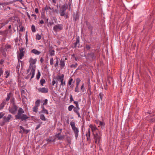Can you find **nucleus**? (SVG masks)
I'll list each match as a JSON object with an SVG mask.
<instances>
[{
	"instance_id": "obj_1",
	"label": "nucleus",
	"mask_w": 155,
	"mask_h": 155,
	"mask_svg": "<svg viewBox=\"0 0 155 155\" xmlns=\"http://www.w3.org/2000/svg\"><path fill=\"white\" fill-rule=\"evenodd\" d=\"M24 112V110L22 108L19 107L17 114L15 116V119L21 120L22 121H26L27 120H28L30 117L25 114H23Z\"/></svg>"
},
{
	"instance_id": "obj_2",
	"label": "nucleus",
	"mask_w": 155,
	"mask_h": 155,
	"mask_svg": "<svg viewBox=\"0 0 155 155\" xmlns=\"http://www.w3.org/2000/svg\"><path fill=\"white\" fill-rule=\"evenodd\" d=\"M28 61L29 62L30 65L29 69L27 70V72H29V71L30 70V73L28 75V76L29 75L31 74V79L33 78L34 76L35 68H34L32 66L30 67V66L35 64L37 61V59L36 58L34 59L32 58L31 57L29 59Z\"/></svg>"
},
{
	"instance_id": "obj_3",
	"label": "nucleus",
	"mask_w": 155,
	"mask_h": 155,
	"mask_svg": "<svg viewBox=\"0 0 155 155\" xmlns=\"http://www.w3.org/2000/svg\"><path fill=\"white\" fill-rule=\"evenodd\" d=\"M93 135L94 142L97 145L99 144L101 141V132H97Z\"/></svg>"
},
{
	"instance_id": "obj_4",
	"label": "nucleus",
	"mask_w": 155,
	"mask_h": 155,
	"mask_svg": "<svg viewBox=\"0 0 155 155\" xmlns=\"http://www.w3.org/2000/svg\"><path fill=\"white\" fill-rule=\"evenodd\" d=\"M70 125L71 126L72 130L73 131L75 138L76 139H77L78 136V133L79 132V129L76 127L74 122L73 121L71 122Z\"/></svg>"
},
{
	"instance_id": "obj_5",
	"label": "nucleus",
	"mask_w": 155,
	"mask_h": 155,
	"mask_svg": "<svg viewBox=\"0 0 155 155\" xmlns=\"http://www.w3.org/2000/svg\"><path fill=\"white\" fill-rule=\"evenodd\" d=\"M68 8V5L67 4H64L61 8L60 10V14L61 16H63L65 15V11Z\"/></svg>"
},
{
	"instance_id": "obj_6",
	"label": "nucleus",
	"mask_w": 155,
	"mask_h": 155,
	"mask_svg": "<svg viewBox=\"0 0 155 155\" xmlns=\"http://www.w3.org/2000/svg\"><path fill=\"white\" fill-rule=\"evenodd\" d=\"M18 108L17 105L16 104H14L9 107L8 110L9 113L15 114L17 111Z\"/></svg>"
},
{
	"instance_id": "obj_7",
	"label": "nucleus",
	"mask_w": 155,
	"mask_h": 155,
	"mask_svg": "<svg viewBox=\"0 0 155 155\" xmlns=\"http://www.w3.org/2000/svg\"><path fill=\"white\" fill-rule=\"evenodd\" d=\"M89 127L91 128L92 132L93 134L97 133V132H101L97 128L95 125H93L91 124L90 125Z\"/></svg>"
},
{
	"instance_id": "obj_8",
	"label": "nucleus",
	"mask_w": 155,
	"mask_h": 155,
	"mask_svg": "<svg viewBox=\"0 0 155 155\" xmlns=\"http://www.w3.org/2000/svg\"><path fill=\"white\" fill-rule=\"evenodd\" d=\"M19 54L18 55V59L19 58L21 59L24 56V54L25 51V49L23 48H21L19 49Z\"/></svg>"
},
{
	"instance_id": "obj_9",
	"label": "nucleus",
	"mask_w": 155,
	"mask_h": 155,
	"mask_svg": "<svg viewBox=\"0 0 155 155\" xmlns=\"http://www.w3.org/2000/svg\"><path fill=\"white\" fill-rule=\"evenodd\" d=\"M146 119L150 122H154L155 121V115L153 114H150L147 116Z\"/></svg>"
},
{
	"instance_id": "obj_10",
	"label": "nucleus",
	"mask_w": 155,
	"mask_h": 155,
	"mask_svg": "<svg viewBox=\"0 0 155 155\" xmlns=\"http://www.w3.org/2000/svg\"><path fill=\"white\" fill-rule=\"evenodd\" d=\"M63 29V25L62 24H58L53 27V29L55 32H57Z\"/></svg>"
},
{
	"instance_id": "obj_11",
	"label": "nucleus",
	"mask_w": 155,
	"mask_h": 155,
	"mask_svg": "<svg viewBox=\"0 0 155 155\" xmlns=\"http://www.w3.org/2000/svg\"><path fill=\"white\" fill-rule=\"evenodd\" d=\"M74 103L75 104L76 107H74L73 110L74 112L76 114L79 112V110H80L78 103V101H74Z\"/></svg>"
},
{
	"instance_id": "obj_12",
	"label": "nucleus",
	"mask_w": 155,
	"mask_h": 155,
	"mask_svg": "<svg viewBox=\"0 0 155 155\" xmlns=\"http://www.w3.org/2000/svg\"><path fill=\"white\" fill-rule=\"evenodd\" d=\"M13 117L10 114H9L7 117L4 116L3 117V121L5 122L8 123L9 122L10 120Z\"/></svg>"
},
{
	"instance_id": "obj_13",
	"label": "nucleus",
	"mask_w": 155,
	"mask_h": 155,
	"mask_svg": "<svg viewBox=\"0 0 155 155\" xmlns=\"http://www.w3.org/2000/svg\"><path fill=\"white\" fill-rule=\"evenodd\" d=\"M38 90L39 92L42 93H47L48 92V89L45 87L38 88Z\"/></svg>"
},
{
	"instance_id": "obj_14",
	"label": "nucleus",
	"mask_w": 155,
	"mask_h": 155,
	"mask_svg": "<svg viewBox=\"0 0 155 155\" xmlns=\"http://www.w3.org/2000/svg\"><path fill=\"white\" fill-rule=\"evenodd\" d=\"M90 135H91V132L90 128H89L88 129L87 131L86 132V136L87 137V141H90L91 139H90Z\"/></svg>"
},
{
	"instance_id": "obj_15",
	"label": "nucleus",
	"mask_w": 155,
	"mask_h": 155,
	"mask_svg": "<svg viewBox=\"0 0 155 155\" xmlns=\"http://www.w3.org/2000/svg\"><path fill=\"white\" fill-rule=\"evenodd\" d=\"M64 75L63 74H62L61 75H57L55 77V79L57 80L56 84H57L58 81L61 80L62 79L64 78Z\"/></svg>"
},
{
	"instance_id": "obj_16",
	"label": "nucleus",
	"mask_w": 155,
	"mask_h": 155,
	"mask_svg": "<svg viewBox=\"0 0 155 155\" xmlns=\"http://www.w3.org/2000/svg\"><path fill=\"white\" fill-rule=\"evenodd\" d=\"M60 68L63 69L65 66V61L64 59H61L59 64Z\"/></svg>"
},
{
	"instance_id": "obj_17",
	"label": "nucleus",
	"mask_w": 155,
	"mask_h": 155,
	"mask_svg": "<svg viewBox=\"0 0 155 155\" xmlns=\"http://www.w3.org/2000/svg\"><path fill=\"white\" fill-rule=\"evenodd\" d=\"M79 37H78L76 38V40L75 42L74 43V48H76L78 45H79Z\"/></svg>"
},
{
	"instance_id": "obj_18",
	"label": "nucleus",
	"mask_w": 155,
	"mask_h": 155,
	"mask_svg": "<svg viewBox=\"0 0 155 155\" xmlns=\"http://www.w3.org/2000/svg\"><path fill=\"white\" fill-rule=\"evenodd\" d=\"M31 53L34 54L36 55H39L41 52L38 51L37 50L35 49H33L31 51Z\"/></svg>"
},
{
	"instance_id": "obj_19",
	"label": "nucleus",
	"mask_w": 155,
	"mask_h": 155,
	"mask_svg": "<svg viewBox=\"0 0 155 155\" xmlns=\"http://www.w3.org/2000/svg\"><path fill=\"white\" fill-rule=\"evenodd\" d=\"M55 137L58 138L59 140H61L64 138V136H62L61 133H58L55 135Z\"/></svg>"
},
{
	"instance_id": "obj_20",
	"label": "nucleus",
	"mask_w": 155,
	"mask_h": 155,
	"mask_svg": "<svg viewBox=\"0 0 155 155\" xmlns=\"http://www.w3.org/2000/svg\"><path fill=\"white\" fill-rule=\"evenodd\" d=\"M46 141L48 143L53 142L54 143L55 141V138L53 139L52 137H50L49 138L46 139Z\"/></svg>"
},
{
	"instance_id": "obj_21",
	"label": "nucleus",
	"mask_w": 155,
	"mask_h": 155,
	"mask_svg": "<svg viewBox=\"0 0 155 155\" xmlns=\"http://www.w3.org/2000/svg\"><path fill=\"white\" fill-rule=\"evenodd\" d=\"M12 96L13 94L12 92H10L8 94H7V97L6 99V101H8L9 100L10 98Z\"/></svg>"
},
{
	"instance_id": "obj_22",
	"label": "nucleus",
	"mask_w": 155,
	"mask_h": 155,
	"mask_svg": "<svg viewBox=\"0 0 155 155\" xmlns=\"http://www.w3.org/2000/svg\"><path fill=\"white\" fill-rule=\"evenodd\" d=\"M19 128L20 129L22 130L23 132L25 134H27L28 133V132L30 131V130H25L24 129V127H23L22 126H20Z\"/></svg>"
},
{
	"instance_id": "obj_23",
	"label": "nucleus",
	"mask_w": 155,
	"mask_h": 155,
	"mask_svg": "<svg viewBox=\"0 0 155 155\" xmlns=\"http://www.w3.org/2000/svg\"><path fill=\"white\" fill-rule=\"evenodd\" d=\"M12 2L11 1L6 2H3V7H4V6L6 5H9L12 4Z\"/></svg>"
},
{
	"instance_id": "obj_24",
	"label": "nucleus",
	"mask_w": 155,
	"mask_h": 155,
	"mask_svg": "<svg viewBox=\"0 0 155 155\" xmlns=\"http://www.w3.org/2000/svg\"><path fill=\"white\" fill-rule=\"evenodd\" d=\"M6 103L5 101H3L0 104V110L2 109L5 107Z\"/></svg>"
},
{
	"instance_id": "obj_25",
	"label": "nucleus",
	"mask_w": 155,
	"mask_h": 155,
	"mask_svg": "<svg viewBox=\"0 0 155 155\" xmlns=\"http://www.w3.org/2000/svg\"><path fill=\"white\" fill-rule=\"evenodd\" d=\"M79 18V16L78 14H74L73 16V20L74 21H76Z\"/></svg>"
},
{
	"instance_id": "obj_26",
	"label": "nucleus",
	"mask_w": 155,
	"mask_h": 155,
	"mask_svg": "<svg viewBox=\"0 0 155 155\" xmlns=\"http://www.w3.org/2000/svg\"><path fill=\"white\" fill-rule=\"evenodd\" d=\"M40 118L43 121H46V119L44 115L43 114H41L40 115Z\"/></svg>"
},
{
	"instance_id": "obj_27",
	"label": "nucleus",
	"mask_w": 155,
	"mask_h": 155,
	"mask_svg": "<svg viewBox=\"0 0 155 155\" xmlns=\"http://www.w3.org/2000/svg\"><path fill=\"white\" fill-rule=\"evenodd\" d=\"M56 59V63L54 64V66L55 68H56L58 67L59 63L58 58L57 56L55 57Z\"/></svg>"
},
{
	"instance_id": "obj_28",
	"label": "nucleus",
	"mask_w": 155,
	"mask_h": 155,
	"mask_svg": "<svg viewBox=\"0 0 155 155\" xmlns=\"http://www.w3.org/2000/svg\"><path fill=\"white\" fill-rule=\"evenodd\" d=\"M40 82L41 85L42 86L43 85V84L45 83L46 81L45 79L43 78L40 80Z\"/></svg>"
},
{
	"instance_id": "obj_29",
	"label": "nucleus",
	"mask_w": 155,
	"mask_h": 155,
	"mask_svg": "<svg viewBox=\"0 0 155 155\" xmlns=\"http://www.w3.org/2000/svg\"><path fill=\"white\" fill-rule=\"evenodd\" d=\"M40 101L39 100H38L35 102V106L38 107L40 105Z\"/></svg>"
},
{
	"instance_id": "obj_30",
	"label": "nucleus",
	"mask_w": 155,
	"mask_h": 155,
	"mask_svg": "<svg viewBox=\"0 0 155 155\" xmlns=\"http://www.w3.org/2000/svg\"><path fill=\"white\" fill-rule=\"evenodd\" d=\"M81 81V80L79 78H77L76 81V86H79L80 83Z\"/></svg>"
},
{
	"instance_id": "obj_31",
	"label": "nucleus",
	"mask_w": 155,
	"mask_h": 155,
	"mask_svg": "<svg viewBox=\"0 0 155 155\" xmlns=\"http://www.w3.org/2000/svg\"><path fill=\"white\" fill-rule=\"evenodd\" d=\"M38 107L35 106L32 108L33 111L35 112H37L38 111Z\"/></svg>"
},
{
	"instance_id": "obj_32",
	"label": "nucleus",
	"mask_w": 155,
	"mask_h": 155,
	"mask_svg": "<svg viewBox=\"0 0 155 155\" xmlns=\"http://www.w3.org/2000/svg\"><path fill=\"white\" fill-rule=\"evenodd\" d=\"M41 113H45L47 114H48V110L45 109L43 110H42L41 111Z\"/></svg>"
},
{
	"instance_id": "obj_33",
	"label": "nucleus",
	"mask_w": 155,
	"mask_h": 155,
	"mask_svg": "<svg viewBox=\"0 0 155 155\" xmlns=\"http://www.w3.org/2000/svg\"><path fill=\"white\" fill-rule=\"evenodd\" d=\"M5 74L6 75L5 77L6 78H7L10 75V71H5Z\"/></svg>"
},
{
	"instance_id": "obj_34",
	"label": "nucleus",
	"mask_w": 155,
	"mask_h": 155,
	"mask_svg": "<svg viewBox=\"0 0 155 155\" xmlns=\"http://www.w3.org/2000/svg\"><path fill=\"white\" fill-rule=\"evenodd\" d=\"M61 85H65V81H64V78L60 81Z\"/></svg>"
},
{
	"instance_id": "obj_35",
	"label": "nucleus",
	"mask_w": 155,
	"mask_h": 155,
	"mask_svg": "<svg viewBox=\"0 0 155 155\" xmlns=\"http://www.w3.org/2000/svg\"><path fill=\"white\" fill-rule=\"evenodd\" d=\"M73 79L72 78H70L69 80L68 84L69 85H71V84Z\"/></svg>"
},
{
	"instance_id": "obj_36",
	"label": "nucleus",
	"mask_w": 155,
	"mask_h": 155,
	"mask_svg": "<svg viewBox=\"0 0 155 155\" xmlns=\"http://www.w3.org/2000/svg\"><path fill=\"white\" fill-rule=\"evenodd\" d=\"M10 101L12 103V105L16 104L15 103V99L14 97L11 98L10 100Z\"/></svg>"
},
{
	"instance_id": "obj_37",
	"label": "nucleus",
	"mask_w": 155,
	"mask_h": 155,
	"mask_svg": "<svg viewBox=\"0 0 155 155\" xmlns=\"http://www.w3.org/2000/svg\"><path fill=\"white\" fill-rule=\"evenodd\" d=\"M74 106L73 105H70L68 107V110L69 111H71L72 109L74 108Z\"/></svg>"
},
{
	"instance_id": "obj_38",
	"label": "nucleus",
	"mask_w": 155,
	"mask_h": 155,
	"mask_svg": "<svg viewBox=\"0 0 155 155\" xmlns=\"http://www.w3.org/2000/svg\"><path fill=\"white\" fill-rule=\"evenodd\" d=\"M78 65V64L77 63H76L74 64H71L70 66V67L71 68H75L77 67Z\"/></svg>"
},
{
	"instance_id": "obj_39",
	"label": "nucleus",
	"mask_w": 155,
	"mask_h": 155,
	"mask_svg": "<svg viewBox=\"0 0 155 155\" xmlns=\"http://www.w3.org/2000/svg\"><path fill=\"white\" fill-rule=\"evenodd\" d=\"M50 63L51 65H53L54 64V60L53 58H50Z\"/></svg>"
},
{
	"instance_id": "obj_40",
	"label": "nucleus",
	"mask_w": 155,
	"mask_h": 155,
	"mask_svg": "<svg viewBox=\"0 0 155 155\" xmlns=\"http://www.w3.org/2000/svg\"><path fill=\"white\" fill-rule=\"evenodd\" d=\"M41 35H38V34H37L36 35V39L37 40H39L40 39H41Z\"/></svg>"
},
{
	"instance_id": "obj_41",
	"label": "nucleus",
	"mask_w": 155,
	"mask_h": 155,
	"mask_svg": "<svg viewBox=\"0 0 155 155\" xmlns=\"http://www.w3.org/2000/svg\"><path fill=\"white\" fill-rule=\"evenodd\" d=\"M31 29L33 32H35V28L34 25H32L31 27Z\"/></svg>"
},
{
	"instance_id": "obj_42",
	"label": "nucleus",
	"mask_w": 155,
	"mask_h": 155,
	"mask_svg": "<svg viewBox=\"0 0 155 155\" xmlns=\"http://www.w3.org/2000/svg\"><path fill=\"white\" fill-rule=\"evenodd\" d=\"M99 125L101 126L104 127L105 125V124L103 122L100 121L99 123Z\"/></svg>"
},
{
	"instance_id": "obj_43",
	"label": "nucleus",
	"mask_w": 155,
	"mask_h": 155,
	"mask_svg": "<svg viewBox=\"0 0 155 155\" xmlns=\"http://www.w3.org/2000/svg\"><path fill=\"white\" fill-rule=\"evenodd\" d=\"M50 55L53 56L54 55V50L51 51L49 52Z\"/></svg>"
},
{
	"instance_id": "obj_44",
	"label": "nucleus",
	"mask_w": 155,
	"mask_h": 155,
	"mask_svg": "<svg viewBox=\"0 0 155 155\" xmlns=\"http://www.w3.org/2000/svg\"><path fill=\"white\" fill-rule=\"evenodd\" d=\"M81 90L82 91V92H84L85 91V89L84 87V84H83L82 85L81 87Z\"/></svg>"
},
{
	"instance_id": "obj_45",
	"label": "nucleus",
	"mask_w": 155,
	"mask_h": 155,
	"mask_svg": "<svg viewBox=\"0 0 155 155\" xmlns=\"http://www.w3.org/2000/svg\"><path fill=\"white\" fill-rule=\"evenodd\" d=\"M41 18L42 19H46V17L44 13H41Z\"/></svg>"
},
{
	"instance_id": "obj_46",
	"label": "nucleus",
	"mask_w": 155,
	"mask_h": 155,
	"mask_svg": "<svg viewBox=\"0 0 155 155\" xmlns=\"http://www.w3.org/2000/svg\"><path fill=\"white\" fill-rule=\"evenodd\" d=\"M75 92L78 93L79 92V86H76L74 90Z\"/></svg>"
},
{
	"instance_id": "obj_47",
	"label": "nucleus",
	"mask_w": 155,
	"mask_h": 155,
	"mask_svg": "<svg viewBox=\"0 0 155 155\" xmlns=\"http://www.w3.org/2000/svg\"><path fill=\"white\" fill-rule=\"evenodd\" d=\"M55 77H54L53 78V80L51 82V85L52 86H54V84H55L56 83V81H55Z\"/></svg>"
},
{
	"instance_id": "obj_48",
	"label": "nucleus",
	"mask_w": 155,
	"mask_h": 155,
	"mask_svg": "<svg viewBox=\"0 0 155 155\" xmlns=\"http://www.w3.org/2000/svg\"><path fill=\"white\" fill-rule=\"evenodd\" d=\"M41 75V74L39 71H38V74L36 75V78L38 79V80L40 78V76Z\"/></svg>"
},
{
	"instance_id": "obj_49",
	"label": "nucleus",
	"mask_w": 155,
	"mask_h": 155,
	"mask_svg": "<svg viewBox=\"0 0 155 155\" xmlns=\"http://www.w3.org/2000/svg\"><path fill=\"white\" fill-rule=\"evenodd\" d=\"M103 94L102 93H100L99 94V97L101 101L102 100Z\"/></svg>"
},
{
	"instance_id": "obj_50",
	"label": "nucleus",
	"mask_w": 155,
	"mask_h": 155,
	"mask_svg": "<svg viewBox=\"0 0 155 155\" xmlns=\"http://www.w3.org/2000/svg\"><path fill=\"white\" fill-rule=\"evenodd\" d=\"M85 48L87 50H90L91 48V47L90 45H86L85 46Z\"/></svg>"
},
{
	"instance_id": "obj_51",
	"label": "nucleus",
	"mask_w": 155,
	"mask_h": 155,
	"mask_svg": "<svg viewBox=\"0 0 155 155\" xmlns=\"http://www.w3.org/2000/svg\"><path fill=\"white\" fill-rule=\"evenodd\" d=\"M5 115V114L2 112H0V119L3 117Z\"/></svg>"
},
{
	"instance_id": "obj_52",
	"label": "nucleus",
	"mask_w": 155,
	"mask_h": 155,
	"mask_svg": "<svg viewBox=\"0 0 155 155\" xmlns=\"http://www.w3.org/2000/svg\"><path fill=\"white\" fill-rule=\"evenodd\" d=\"M3 71L2 68H0V77L3 74Z\"/></svg>"
},
{
	"instance_id": "obj_53",
	"label": "nucleus",
	"mask_w": 155,
	"mask_h": 155,
	"mask_svg": "<svg viewBox=\"0 0 155 155\" xmlns=\"http://www.w3.org/2000/svg\"><path fill=\"white\" fill-rule=\"evenodd\" d=\"M48 100L47 99H46L45 100L44 102L43 103V105H46L48 103Z\"/></svg>"
},
{
	"instance_id": "obj_54",
	"label": "nucleus",
	"mask_w": 155,
	"mask_h": 155,
	"mask_svg": "<svg viewBox=\"0 0 155 155\" xmlns=\"http://www.w3.org/2000/svg\"><path fill=\"white\" fill-rule=\"evenodd\" d=\"M68 5H69V10L70 11L71 10V2H69L68 4Z\"/></svg>"
},
{
	"instance_id": "obj_55",
	"label": "nucleus",
	"mask_w": 155,
	"mask_h": 155,
	"mask_svg": "<svg viewBox=\"0 0 155 155\" xmlns=\"http://www.w3.org/2000/svg\"><path fill=\"white\" fill-rule=\"evenodd\" d=\"M24 30V27L21 26L19 30V31H23Z\"/></svg>"
},
{
	"instance_id": "obj_56",
	"label": "nucleus",
	"mask_w": 155,
	"mask_h": 155,
	"mask_svg": "<svg viewBox=\"0 0 155 155\" xmlns=\"http://www.w3.org/2000/svg\"><path fill=\"white\" fill-rule=\"evenodd\" d=\"M41 124H38V125L37 126V127H36L35 129V130H37L41 126Z\"/></svg>"
},
{
	"instance_id": "obj_57",
	"label": "nucleus",
	"mask_w": 155,
	"mask_h": 155,
	"mask_svg": "<svg viewBox=\"0 0 155 155\" xmlns=\"http://www.w3.org/2000/svg\"><path fill=\"white\" fill-rule=\"evenodd\" d=\"M74 101L73 99V97H72V96L71 94L70 95V101L71 102H72V101Z\"/></svg>"
},
{
	"instance_id": "obj_58",
	"label": "nucleus",
	"mask_w": 155,
	"mask_h": 155,
	"mask_svg": "<svg viewBox=\"0 0 155 155\" xmlns=\"http://www.w3.org/2000/svg\"><path fill=\"white\" fill-rule=\"evenodd\" d=\"M25 90H22L21 91V96H23V94H25Z\"/></svg>"
},
{
	"instance_id": "obj_59",
	"label": "nucleus",
	"mask_w": 155,
	"mask_h": 155,
	"mask_svg": "<svg viewBox=\"0 0 155 155\" xmlns=\"http://www.w3.org/2000/svg\"><path fill=\"white\" fill-rule=\"evenodd\" d=\"M20 68V64L18 63V64H17L16 66V68L18 70V71H19V69Z\"/></svg>"
},
{
	"instance_id": "obj_60",
	"label": "nucleus",
	"mask_w": 155,
	"mask_h": 155,
	"mask_svg": "<svg viewBox=\"0 0 155 155\" xmlns=\"http://www.w3.org/2000/svg\"><path fill=\"white\" fill-rule=\"evenodd\" d=\"M31 16H33L35 18V20H36V19H37V16H36V15H35V14H32L31 15Z\"/></svg>"
},
{
	"instance_id": "obj_61",
	"label": "nucleus",
	"mask_w": 155,
	"mask_h": 155,
	"mask_svg": "<svg viewBox=\"0 0 155 155\" xmlns=\"http://www.w3.org/2000/svg\"><path fill=\"white\" fill-rule=\"evenodd\" d=\"M98 120H95V122L97 124H98L99 123L100 121Z\"/></svg>"
},
{
	"instance_id": "obj_62",
	"label": "nucleus",
	"mask_w": 155,
	"mask_h": 155,
	"mask_svg": "<svg viewBox=\"0 0 155 155\" xmlns=\"http://www.w3.org/2000/svg\"><path fill=\"white\" fill-rule=\"evenodd\" d=\"M72 56H73L74 58L75 61H77V57H75V55L74 54H73L72 55Z\"/></svg>"
},
{
	"instance_id": "obj_63",
	"label": "nucleus",
	"mask_w": 155,
	"mask_h": 155,
	"mask_svg": "<svg viewBox=\"0 0 155 155\" xmlns=\"http://www.w3.org/2000/svg\"><path fill=\"white\" fill-rule=\"evenodd\" d=\"M54 23L53 22H50L48 23V24L50 25V26H51L52 25H53Z\"/></svg>"
},
{
	"instance_id": "obj_64",
	"label": "nucleus",
	"mask_w": 155,
	"mask_h": 155,
	"mask_svg": "<svg viewBox=\"0 0 155 155\" xmlns=\"http://www.w3.org/2000/svg\"><path fill=\"white\" fill-rule=\"evenodd\" d=\"M4 61L3 60V59L1 60L0 61V64H2L4 62Z\"/></svg>"
}]
</instances>
